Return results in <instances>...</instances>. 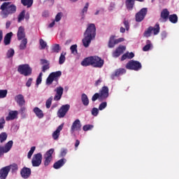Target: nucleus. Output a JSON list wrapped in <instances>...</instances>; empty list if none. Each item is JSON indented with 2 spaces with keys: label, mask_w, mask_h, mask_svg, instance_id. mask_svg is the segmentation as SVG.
Listing matches in <instances>:
<instances>
[{
  "label": "nucleus",
  "mask_w": 179,
  "mask_h": 179,
  "mask_svg": "<svg viewBox=\"0 0 179 179\" xmlns=\"http://www.w3.org/2000/svg\"><path fill=\"white\" fill-rule=\"evenodd\" d=\"M94 38H96V25L94 24H88L87 29L84 33V38L83 39L84 47L87 48Z\"/></svg>",
  "instance_id": "f257e3e1"
},
{
  "label": "nucleus",
  "mask_w": 179,
  "mask_h": 179,
  "mask_svg": "<svg viewBox=\"0 0 179 179\" xmlns=\"http://www.w3.org/2000/svg\"><path fill=\"white\" fill-rule=\"evenodd\" d=\"M83 66H93V68H103L104 65V59L99 56H90L85 58L82 62Z\"/></svg>",
  "instance_id": "f03ea898"
},
{
  "label": "nucleus",
  "mask_w": 179,
  "mask_h": 179,
  "mask_svg": "<svg viewBox=\"0 0 179 179\" xmlns=\"http://www.w3.org/2000/svg\"><path fill=\"white\" fill-rule=\"evenodd\" d=\"M0 15L3 19H6L10 15L16 13L17 8L16 6L10 2H3L0 6Z\"/></svg>",
  "instance_id": "7ed1b4c3"
},
{
  "label": "nucleus",
  "mask_w": 179,
  "mask_h": 179,
  "mask_svg": "<svg viewBox=\"0 0 179 179\" xmlns=\"http://www.w3.org/2000/svg\"><path fill=\"white\" fill-rule=\"evenodd\" d=\"M17 72L24 76H30L33 72V69L27 64H20L18 66Z\"/></svg>",
  "instance_id": "20e7f679"
},
{
  "label": "nucleus",
  "mask_w": 179,
  "mask_h": 179,
  "mask_svg": "<svg viewBox=\"0 0 179 179\" xmlns=\"http://www.w3.org/2000/svg\"><path fill=\"white\" fill-rule=\"evenodd\" d=\"M62 75V72H61V71L52 72L46 79V85H48V86H50V85H52L54 80L57 83H58V78H60Z\"/></svg>",
  "instance_id": "39448f33"
},
{
  "label": "nucleus",
  "mask_w": 179,
  "mask_h": 179,
  "mask_svg": "<svg viewBox=\"0 0 179 179\" xmlns=\"http://www.w3.org/2000/svg\"><path fill=\"white\" fill-rule=\"evenodd\" d=\"M126 69L130 71H140V69H142V64L138 61L130 60L127 63Z\"/></svg>",
  "instance_id": "423d86ee"
},
{
  "label": "nucleus",
  "mask_w": 179,
  "mask_h": 179,
  "mask_svg": "<svg viewBox=\"0 0 179 179\" xmlns=\"http://www.w3.org/2000/svg\"><path fill=\"white\" fill-rule=\"evenodd\" d=\"M146 15H148V8H141L136 15H135V20L138 23H141L144 20L145 17H146Z\"/></svg>",
  "instance_id": "0eeeda50"
},
{
  "label": "nucleus",
  "mask_w": 179,
  "mask_h": 179,
  "mask_svg": "<svg viewBox=\"0 0 179 179\" xmlns=\"http://www.w3.org/2000/svg\"><path fill=\"white\" fill-rule=\"evenodd\" d=\"M54 153V148H51L48 150L44 155V166H50V164L52 161V155Z\"/></svg>",
  "instance_id": "6e6552de"
},
{
  "label": "nucleus",
  "mask_w": 179,
  "mask_h": 179,
  "mask_svg": "<svg viewBox=\"0 0 179 179\" xmlns=\"http://www.w3.org/2000/svg\"><path fill=\"white\" fill-rule=\"evenodd\" d=\"M71 106L69 104L62 105L57 111V117L59 118H64L66 115V113L69 111Z\"/></svg>",
  "instance_id": "1a4fd4ad"
},
{
  "label": "nucleus",
  "mask_w": 179,
  "mask_h": 179,
  "mask_svg": "<svg viewBox=\"0 0 179 179\" xmlns=\"http://www.w3.org/2000/svg\"><path fill=\"white\" fill-rule=\"evenodd\" d=\"M43 162V155L41 153L35 154L32 158L31 163L33 167H38Z\"/></svg>",
  "instance_id": "9d476101"
},
{
  "label": "nucleus",
  "mask_w": 179,
  "mask_h": 179,
  "mask_svg": "<svg viewBox=\"0 0 179 179\" xmlns=\"http://www.w3.org/2000/svg\"><path fill=\"white\" fill-rule=\"evenodd\" d=\"M108 87L103 86L101 90L99 91V96H100V101H104L108 98L109 93H108Z\"/></svg>",
  "instance_id": "9b49d317"
},
{
  "label": "nucleus",
  "mask_w": 179,
  "mask_h": 179,
  "mask_svg": "<svg viewBox=\"0 0 179 179\" xmlns=\"http://www.w3.org/2000/svg\"><path fill=\"white\" fill-rule=\"evenodd\" d=\"M82 129V124L80 123V120L79 119L76 120L71 127V133L73 134L75 131H81Z\"/></svg>",
  "instance_id": "f8f14e48"
},
{
  "label": "nucleus",
  "mask_w": 179,
  "mask_h": 179,
  "mask_svg": "<svg viewBox=\"0 0 179 179\" xmlns=\"http://www.w3.org/2000/svg\"><path fill=\"white\" fill-rule=\"evenodd\" d=\"M169 17H170V12L169 10L165 8L161 12V17L159 19V22L162 23H166V22H167L169 20Z\"/></svg>",
  "instance_id": "ddd939ff"
},
{
  "label": "nucleus",
  "mask_w": 179,
  "mask_h": 179,
  "mask_svg": "<svg viewBox=\"0 0 179 179\" xmlns=\"http://www.w3.org/2000/svg\"><path fill=\"white\" fill-rule=\"evenodd\" d=\"M20 174L22 178H29L31 175V169L30 168L24 167L21 169Z\"/></svg>",
  "instance_id": "4468645a"
},
{
  "label": "nucleus",
  "mask_w": 179,
  "mask_h": 179,
  "mask_svg": "<svg viewBox=\"0 0 179 179\" xmlns=\"http://www.w3.org/2000/svg\"><path fill=\"white\" fill-rule=\"evenodd\" d=\"M56 94L54 97L55 101H59L61 98L62 97V94H64V88L62 87H59L55 89Z\"/></svg>",
  "instance_id": "2eb2a0df"
},
{
  "label": "nucleus",
  "mask_w": 179,
  "mask_h": 179,
  "mask_svg": "<svg viewBox=\"0 0 179 179\" xmlns=\"http://www.w3.org/2000/svg\"><path fill=\"white\" fill-rule=\"evenodd\" d=\"M9 171H10V166H4L0 169V179H6Z\"/></svg>",
  "instance_id": "dca6fc26"
},
{
  "label": "nucleus",
  "mask_w": 179,
  "mask_h": 179,
  "mask_svg": "<svg viewBox=\"0 0 179 179\" xmlns=\"http://www.w3.org/2000/svg\"><path fill=\"white\" fill-rule=\"evenodd\" d=\"M124 73H127V70L125 69H117L115 71L114 73L111 74L110 78L114 80L115 77L118 78V76H121L124 75Z\"/></svg>",
  "instance_id": "f3484780"
},
{
  "label": "nucleus",
  "mask_w": 179,
  "mask_h": 179,
  "mask_svg": "<svg viewBox=\"0 0 179 179\" xmlns=\"http://www.w3.org/2000/svg\"><path fill=\"white\" fill-rule=\"evenodd\" d=\"M15 100L20 107H23L26 104V100H24V96L22 94L16 95Z\"/></svg>",
  "instance_id": "a211bd4d"
},
{
  "label": "nucleus",
  "mask_w": 179,
  "mask_h": 179,
  "mask_svg": "<svg viewBox=\"0 0 179 179\" xmlns=\"http://www.w3.org/2000/svg\"><path fill=\"white\" fill-rule=\"evenodd\" d=\"M17 37L18 41H20V40H23L24 38H26V32H24V27H20L18 28V31L17 33Z\"/></svg>",
  "instance_id": "6ab92c4d"
},
{
  "label": "nucleus",
  "mask_w": 179,
  "mask_h": 179,
  "mask_svg": "<svg viewBox=\"0 0 179 179\" xmlns=\"http://www.w3.org/2000/svg\"><path fill=\"white\" fill-rule=\"evenodd\" d=\"M126 48H127L124 45H120L113 52V57L118 58V57L125 51Z\"/></svg>",
  "instance_id": "aec40b11"
},
{
  "label": "nucleus",
  "mask_w": 179,
  "mask_h": 179,
  "mask_svg": "<svg viewBox=\"0 0 179 179\" xmlns=\"http://www.w3.org/2000/svg\"><path fill=\"white\" fill-rule=\"evenodd\" d=\"M66 163V159L65 158L61 159L53 164V168H55V170H58V169H61V167H62L64 164H65Z\"/></svg>",
  "instance_id": "412c9836"
},
{
  "label": "nucleus",
  "mask_w": 179,
  "mask_h": 179,
  "mask_svg": "<svg viewBox=\"0 0 179 179\" xmlns=\"http://www.w3.org/2000/svg\"><path fill=\"white\" fill-rule=\"evenodd\" d=\"M41 65H43L42 66V72H45V71H48V69H50V62L47 59H41Z\"/></svg>",
  "instance_id": "4be33fe9"
},
{
  "label": "nucleus",
  "mask_w": 179,
  "mask_h": 179,
  "mask_svg": "<svg viewBox=\"0 0 179 179\" xmlns=\"http://www.w3.org/2000/svg\"><path fill=\"white\" fill-rule=\"evenodd\" d=\"M17 117V110H11L9 112L8 115L6 117L7 121H13Z\"/></svg>",
  "instance_id": "5701e85b"
},
{
  "label": "nucleus",
  "mask_w": 179,
  "mask_h": 179,
  "mask_svg": "<svg viewBox=\"0 0 179 179\" xmlns=\"http://www.w3.org/2000/svg\"><path fill=\"white\" fill-rule=\"evenodd\" d=\"M33 111L34 114L36 115V117H38L40 120L44 117V113H43V110L40 109L38 107H35Z\"/></svg>",
  "instance_id": "b1692460"
},
{
  "label": "nucleus",
  "mask_w": 179,
  "mask_h": 179,
  "mask_svg": "<svg viewBox=\"0 0 179 179\" xmlns=\"http://www.w3.org/2000/svg\"><path fill=\"white\" fill-rule=\"evenodd\" d=\"M13 36V32H9L6 34L3 40V43L5 45H9V44H10V40L12 39Z\"/></svg>",
  "instance_id": "393cba45"
},
{
  "label": "nucleus",
  "mask_w": 179,
  "mask_h": 179,
  "mask_svg": "<svg viewBox=\"0 0 179 179\" xmlns=\"http://www.w3.org/2000/svg\"><path fill=\"white\" fill-rule=\"evenodd\" d=\"M12 146H13V141H9L5 146H2L4 152L8 153L12 149Z\"/></svg>",
  "instance_id": "a878e982"
},
{
  "label": "nucleus",
  "mask_w": 179,
  "mask_h": 179,
  "mask_svg": "<svg viewBox=\"0 0 179 179\" xmlns=\"http://www.w3.org/2000/svg\"><path fill=\"white\" fill-rule=\"evenodd\" d=\"M125 4H126V8L128 10H132V9H134V6H135V1L126 0Z\"/></svg>",
  "instance_id": "bb28decb"
},
{
  "label": "nucleus",
  "mask_w": 179,
  "mask_h": 179,
  "mask_svg": "<svg viewBox=\"0 0 179 179\" xmlns=\"http://www.w3.org/2000/svg\"><path fill=\"white\" fill-rule=\"evenodd\" d=\"M81 101L83 106H89V97H87V95H86V94H82Z\"/></svg>",
  "instance_id": "cd10ccee"
},
{
  "label": "nucleus",
  "mask_w": 179,
  "mask_h": 179,
  "mask_svg": "<svg viewBox=\"0 0 179 179\" xmlns=\"http://www.w3.org/2000/svg\"><path fill=\"white\" fill-rule=\"evenodd\" d=\"M115 36L112 35L110 37L109 41H108V47L109 48H114L115 45Z\"/></svg>",
  "instance_id": "c85d7f7f"
},
{
  "label": "nucleus",
  "mask_w": 179,
  "mask_h": 179,
  "mask_svg": "<svg viewBox=\"0 0 179 179\" xmlns=\"http://www.w3.org/2000/svg\"><path fill=\"white\" fill-rule=\"evenodd\" d=\"M21 3L23 6L31 8V6H33V0H21Z\"/></svg>",
  "instance_id": "c756f323"
},
{
  "label": "nucleus",
  "mask_w": 179,
  "mask_h": 179,
  "mask_svg": "<svg viewBox=\"0 0 179 179\" xmlns=\"http://www.w3.org/2000/svg\"><path fill=\"white\" fill-rule=\"evenodd\" d=\"M169 19L171 23L176 24L178 22V16H177V14L170 15Z\"/></svg>",
  "instance_id": "7c9ffc66"
},
{
  "label": "nucleus",
  "mask_w": 179,
  "mask_h": 179,
  "mask_svg": "<svg viewBox=\"0 0 179 179\" xmlns=\"http://www.w3.org/2000/svg\"><path fill=\"white\" fill-rule=\"evenodd\" d=\"M27 47V38H24L21 41V43L20 44V50H26Z\"/></svg>",
  "instance_id": "2f4dec72"
},
{
  "label": "nucleus",
  "mask_w": 179,
  "mask_h": 179,
  "mask_svg": "<svg viewBox=\"0 0 179 179\" xmlns=\"http://www.w3.org/2000/svg\"><path fill=\"white\" fill-rule=\"evenodd\" d=\"M152 31H153L154 36H157V34L160 33V25L159 24V23H157L155 25V27H152Z\"/></svg>",
  "instance_id": "473e14b6"
},
{
  "label": "nucleus",
  "mask_w": 179,
  "mask_h": 179,
  "mask_svg": "<svg viewBox=\"0 0 179 179\" xmlns=\"http://www.w3.org/2000/svg\"><path fill=\"white\" fill-rule=\"evenodd\" d=\"M152 48V42L150 40L146 41V45L143 48V51H149Z\"/></svg>",
  "instance_id": "72a5a7b5"
},
{
  "label": "nucleus",
  "mask_w": 179,
  "mask_h": 179,
  "mask_svg": "<svg viewBox=\"0 0 179 179\" xmlns=\"http://www.w3.org/2000/svg\"><path fill=\"white\" fill-rule=\"evenodd\" d=\"M152 31H153V27H149L146 31L144 32L145 37H150L152 34Z\"/></svg>",
  "instance_id": "f704fd0d"
},
{
  "label": "nucleus",
  "mask_w": 179,
  "mask_h": 179,
  "mask_svg": "<svg viewBox=\"0 0 179 179\" xmlns=\"http://www.w3.org/2000/svg\"><path fill=\"white\" fill-rule=\"evenodd\" d=\"M26 15V10H23L18 15L17 22L20 23L22 20H24V15Z\"/></svg>",
  "instance_id": "c9c22d12"
},
{
  "label": "nucleus",
  "mask_w": 179,
  "mask_h": 179,
  "mask_svg": "<svg viewBox=\"0 0 179 179\" xmlns=\"http://www.w3.org/2000/svg\"><path fill=\"white\" fill-rule=\"evenodd\" d=\"M6 139H8V134H6V132H2L0 134L1 143H3V142H5V141H6Z\"/></svg>",
  "instance_id": "e433bc0d"
},
{
  "label": "nucleus",
  "mask_w": 179,
  "mask_h": 179,
  "mask_svg": "<svg viewBox=\"0 0 179 179\" xmlns=\"http://www.w3.org/2000/svg\"><path fill=\"white\" fill-rule=\"evenodd\" d=\"M52 51L53 52H59V51H61V47L59 46V44L53 45L52 48Z\"/></svg>",
  "instance_id": "4c0bfd02"
},
{
  "label": "nucleus",
  "mask_w": 179,
  "mask_h": 179,
  "mask_svg": "<svg viewBox=\"0 0 179 179\" xmlns=\"http://www.w3.org/2000/svg\"><path fill=\"white\" fill-rule=\"evenodd\" d=\"M13 55H15V50L10 48L7 51V53H6L7 58H12L13 57Z\"/></svg>",
  "instance_id": "58836bf2"
},
{
  "label": "nucleus",
  "mask_w": 179,
  "mask_h": 179,
  "mask_svg": "<svg viewBox=\"0 0 179 179\" xmlns=\"http://www.w3.org/2000/svg\"><path fill=\"white\" fill-rule=\"evenodd\" d=\"M39 43L41 45L40 50H45V47H47V42L44 41L43 39H40Z\"/></svg>",
  "instance_id": "ea45409f"
},
{
  "label": "nucleus",
  "mask_w": 179,
  "mask_h": 179,
  "mask_svg": "<svg viewBox=\"0 0 179 179\" xmlns=\"http://www.w3.org/2000/svg\"><path fill=\"white\" fill-rule=\"evenodd\" d=\"M34 150H36V146L31 147L27 155L28 159H31V156H33V153H34Z\"/></svg>",
  "instance_id": "a19ab883"
},
{
  "label": "nucleus",
  "mask_w": 179,
  "mask_h": 179,
  "mask_svg": "<svg viewBox=\"0 0 179 179\" xmlns=\"http://www.w3.org/2000/svg\"><path fill=\"white\" fill-rule=\"evenodd\" d=\"M70 50L72 54H78V45H72Z\"/></svg>",
  "instance_id": "79ce46f5"
},
{
  "label": "nucleus",
  "mask_w": 179,
  "mask_h": 179,
  "mask_svg": "<svg viewBox=\"0 0 179 179\" xmlns=\"http://www.w3.org/2000/svg\"><path fill=\"white\" fill-rule=\"evenodd\" d=\"M7 94H8V90H0V99H5Z\"/></svg>",
  "instance_id": "37998d69"
},
{
  "label": "nucleus",
  "mask_w": 179,
  "mask_h": 179,
  "mask_svg": "<svg viewBox=\"0 0 179 179\" xmlns=\"http://www.w3.org/2000/svg\"><path fill=\"white\" fill-rule=\"evenodd\" d=\"M87 9H89V3H86L85 7L82 10L81 15L83 17L85 16V13H87Z\"/></svg>",
  "instance_id": "c03bdc74"
},
{
  "label": "nucleus",
  "mask_w": 179,
  "mask_h": 179,
  "mask_svg": "<svg viewBox=\"0 0 179 179\" xmlns=\"http://www.w3.org/2000/svg\"><path fill=\"white\" fill-rule=\"evenodd\" d=\"M52 103V96H50L45 102L46 108H50L51 107V104Z\"/></svg>",
  "instance_id": "a18cd8bd"
},
{
  "label": "nucleus",
  "mask_w": 179,
  "mask_h": 179,
  "mask_svg": "<svg viewBox=\"0 0 179 179\" xmlns=\"http://www.w3.org/2000/svg\"><path fill=\"white\" fill-rule=\"evenodd\" d=\"M106 107H107V102L103 101L99 104V110L100 111H103V110H104V108H106Z\"/></svg>",
  "instance_id": "49530a36"
},
{
  "label": "nucleus",
  "mask_w": 179,
  "mask_h": 179,
  "mask_svg": "<svg viewBox=\"0 0 179 179\" xmlns=\"http://www.w3.org/2000/svg\"><path fill=\"white\" fill-rule=\"evenodd\" d=\"M65 54L64 55V53H62L59 59V65H62V64H64V62H65Z\"/></svg>",
  "instance_id": "de8ad7c7"
},
{
  "label": "nucleus",
  "mask_w": 179,
  "mask_h": 179,
  "mask_svg": "<svg viewBox=\"0 0 179 179\" xmlns=\"http://www.w3.org/2000/svg\"><path fill=\"white\" fill-rule=\"evenodd\" d=\"M91 114L94 117H97V115H99V108H93L91 110Z\"/></svg>",
  "instance_id": "09e8293b"
},
{
  "label": "nucleus",
  "mask_w": 179,
  "mask_h": 179,
  "mask_svg": "<svg viewBox=\"0 0 179 179\" xmlns=\"http://www.w3.org/2000/svg\"><path fill=\"white\" fill-rule=\"evenodd\" d=\"M55 2V0H45L43 1V3L45 5H47L48 6H52V5H54Z\"/></svg>",
  "instance_id": "8fccbe9b"
},
{
  "label": "nucleus",
  "mask_w": 179,
  "mask_h": 179,
  "mask_svg": "<svg viewBox=\"0 0 179 179\" xmlns=\"http://www.w3.org/2000/svg\"><path fill=\"white\" fill-rule=\"evenodd\" d=\"M7 167H10V170H12V171H17L18 167L17 164H13L10 166H7Z\"/></svg>",
  "instance_id": "3c124183"
},
{
  "label": "nucleus",
  "mask_w": 179,
  "mask_h": 179,
  "mask_svg": "<svg viewBox=\"0 0 179 179\" xmlns=\"http://www.w3.org/2000/svg\"><path fill=\"white\" fill-rule=\"evenodd\" d=\"M92 128H93V125L85 124L83 126V131H90V129H92Z\"/></svg>",
  "instance_id": "603ef678"
},
{
  "label": "nucleus",
  "mask_w": 179,
  "mask_h": 179,
  "mask_svg": "<svg viewBox=\"0 0 179 179\" xmlns=\"http://www.w3.org/2000/svg\"><path fill=\"white\" fill-rule=\"evenodd\" d=\"M66 153H68V149L66 148H62L60 152V156L62 157H64V156H66Z\"/></svg>",
  "instance_id": "864d4df0"
},
{
  "label": "nucleus",
  "mask_w": 179,
  "mask_h": 179,
  "mask_svg": "<svg viewBox=\"0 0 179 179\" xmlns=\"http://www.w3.org/2000/svg\"><path fill=\"white\" fill-rule=\"evenodd\" d=\"M5 117H2L0 119V129H3L4 125L6 124Z\"/></svg>",
  "instance_id": "5fc2aeb1"
},
{
  "label": "nucleus",
  "mask_w": 179,
  "mask_h": 179,
  "mask_svg": "<svg viewBox=\"0 0 179 179\" xmlns=\"http://www.w3.org/2000/svg\"><path fill=\"white\" fill-rule=\"evenodd\" d=\"M99 100V101H100V94H99V93H95L93 96H92V101H96V100Z\"/></svg>",
  "instance_id": "6e6d98bb"
},
{
  "label": "nucleus",
  "mask_w": 179,
  "mask_h": 179,
  "mask_svg": "<svg viewBox=\"0 0 179 179\" xmlns=\"http://www.w3.org/2000/svg\"><path fill=\"white\" fill-rule=\"evenodd\" d=\"M42 79H43V72H41L36 79V85H40V83H41Z\"/></svg>",
  "instance_id": "4d7b16f0"
},
{
  "label": "nucleus",
  "mask_w": 179,
  "mask_h": 179,
  "mask_svg": "<svg viewBox=\"0 0 179 179\" xmlns=\"http://www.w3.org/2000/svg\"><path fill=\"white\" fill-rule=\"evenodd\" d=\"M123 24L124 25L126 30L128 31V30H129V22L126 19H124L123 22Z\"/></svg>",
  "instance_id": "13d9d810"
},
{
  "label": "nucleus",
  "mask_w": 179,
  "mask_h": 179,
  "mask_svg": "<svg viewBox=\"0 0 179 179\" xmlns=\"http://www.w3.org/2000/svg\"><path fill=\"white\" fill-rule=\"evenodd\" d=\"M52 138L55 139V141H57V139L59 138V133L57 131H55L52 134Z\"/></svg>",
  "instance_id": "bf43d9fd"
},
{
  "label": "nucleus",
  "mask_w": 179,
  "mask_h": 179,
  "mask_svg": "<svg viewBox=\"0 0 179 179\" xmlns=\"http://www.w3.org/2000/svg\"><path fill=\"white\" fill-rule=\"evenodd\" d=\"M62 17V13H58L55 17V22H59Z\"/></svg>",
  "instance_id": "052dcab7"
},
{
  "label": "nucleus",
  "mask_w": 179,
  "mask_h": 179,
  "mask_svg": "<svg viewBox=\"0 0 179 179\" xmlns=\"http://www.w3.org/2000/svg\"><path fill=\"white\" fill-rule=\"evenodd\" d=\"M125 39L124 38H119L117 39H115V44H118L120 43H122Z\"/></svg>",
  "instance_id": "680f3d73"
},
{
  "label": "nucleus",
  "mask_w": 179,
  "mask_h": 179,
  "mask_svg": "<svg viewBox=\"0 0 179 179\" xmlns=\"http://www.w3.org/2000/svg\"><path fill=\"white\" fill-rule=\"evenodd\" d=\"M31 82H33V78H29L26 83V86L30 87L31 86Z\"/></svg>",
  "instance_id": "e2e57ef3"
},
{
  "label": "nucleus",
  "mask_w": 179,
  "mask_h": 179,
  "mask_svg": "<svg viewBox=\"0 0 179 179\" xmlns=\"http://www.w3.org/2000/svg\"><path fill=\"white\" fill-rule=\"evenodd\" d=\"M127 58L128 59H132V58H134V57H135V54H134V52H127Z\"/></svg>",
  "instance_id": "0e129e2a"
},
{
  "label": "nucleus",
  "mask_w": 179,
  "mask_h": 179,
  "mask_svg": "<svg viewBox=\"0 0 179 179\" xmlns=\"http://www.w3.org/2000/svg\"><path fill=\"white\" fill-rule=\"evenodd\" d=\"M42 16L43 17H48V16H50V11L48 10H45L43 13H42Z\"/></svg>",
  "instance_id": "69168bd1"
},
{
  "label": "nucleus",
  "mask_w": 179,
  "mask_h": 179,
  "mask_svg": "<svg viewBox=\"0 0 179 179\" xmlns=\"http://www.w3.org/2000/svg\"><path fill=\"white\" fill-rule=\"evenodd\" d=\"M64 128V124H61L59 125L57 129L55 130L56 131L59 132H61V131H62V129Z\"/></svg>",
  "instance_id": "338daca9"
},
{
  "label": "nucleus",
  "mask_w": 179,
  "mask_h": 179,
  "mask_svg": "<svg viewBox=\"0 0 179 179\" xmlns=\"http://www.w3.org/2000/svg\"><path fill=\"white\" fill-rule=\"evenodd\" d=\"M11 24H12V22L7 21L6 23V29H9V27H10Z\"/></svg>",
  "instance_id": "774afa93"
}]
</instances>
